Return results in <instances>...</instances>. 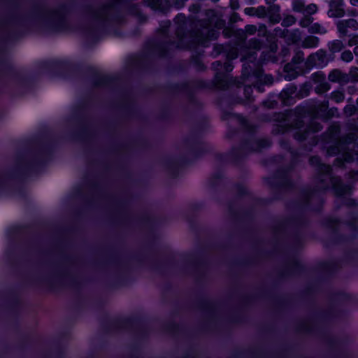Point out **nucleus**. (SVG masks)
Wrapping results in <instances>:
<instances>
[{
	"mask_svg": "<svg viewBox=\"0 0 358 358\" xmlns=\"http://www.w3.org/2000/svg\"><path fill=\"white\" fill-rule=\"evenodd\" d=\"M296 22V18L293 15H287L285 17L281 22V25L284 27H288Z\"/></svg>",
	"mask_w": 358,
	"mask_h": 358,
	"instance_id": "obj_22",
	"label": "nucleus"
},
{
	"mask_svg": "<svg viewBox=\"0 0 358 358\" xmlns=\"http://www.w3.org/2000/svg\"><path fill=\"white\" fill-rule=\"evenodd\" d=\"M349 39L348 41V45L350 47L354 46V45H358V34H349L348 36Z\"/></svg>",
	"mask_w": 358,
	"mask_h": 358,
	"instance_id": "obj_26",
	"label": "nucleus"
},
{
	"mask_svg": "<svg viewBox=\"0 0 358 358\" xmlns=\"http://www.w3.org/2000/svg\"><path fill=\"white\" fill-rule=\"evenodd\" d=\"M327 47L331 53L335 54L341 52L345 48V45L343 41L336 39L329 41L327 44Z\"/></svg>",
	"mask_w": 358,
	"mask_h": 358,
	"instance_id": "obj_15",
	"label": "nucleus"
},
{
	"mask_svg": "<svg viewBox=\"0 0 358 358\" xmlns=\"http://www.w3.org/2000/svg\"><path fill=\"white\" fill-rule=\"evenodd\" d=\"M327 15L332 18H340L345 15V3L343 0H331L329 2Z\"/></svg>",
	"mask_w": 358,
	"mask_h": 358,
	"instance_id": "obj_8",
	"label": "nucleus"
},
{
	"mask_svg": "<svg viewBox=\"0 0 358 358\" xmlns=\"http://www.w3.org/2000/svg\"><path fill=\"white\" fill-rule=\"evenodd\" d=\"M257 144L258 148L262 149V148H265L269 147L271 145V141L268 139L262 138V139H259L257 141Z\"/></svg>",
	"mask_w": 358,
	"mask_h": 358,
	"instance_id": "obj_28",
	"label": "nucleus"
},
{
	"mask_svg": "<svg viewBox=\"0 0 358 358\" xmlns=\"http://www.w3.org/2000/svg\"><path fill=\"white\" fill-rule=\"evenodd\" d=\"M247 215H248V217L249 216V213L248 212L247 213Z\"/></svg>",
	"mask_w": 358,
	"mask_h": 358,
	"instance_id": "obj_50",
	"label": "nucleus"
},
{
	"mask_svg": "<svg viewBox=\"0 0 358 358\" xmlns=\"http://www.w3.org/2000/svg\"><path fill=\"white\" fill-rule=\"evenodd\" d=\"M317 11V6L315 3H310V4L308 5L307 6H305L304 13L306 12V13H308L309 15V16L310 15L315 14Z\"/></svg>",
	"mask_w": 358,
	"mask_h": 358,
	"instance_id": "obj_27",
	"label": "nucleus"
},
{
	"mask_svg": "<svg viewBox=\"0 0 358 358\" xmlns=\"http://www.w3.org/2000/svg\"><path fill=\"white\" fill-rule=\"evenodd\" d=\"M319 42L318 37L308 36L302 41L301 46L303 48H314L318 46Z\"/></svg>",
	"mask_w": 358,
	"mask_h": 358,
	"instance_id": "obj_14",
	"label": "nucleus"
},
{
	"mask_svg": "<svg viewBox=\"0 0 358 358\" xmlns=\"http://www.w3.org/2000/svg\"><path fill=\"white\" fill-rule=\"evenodd\" d=\"M320 110H322V111H325L328 109L329 108V101L328 100H325L324 101H322L320 106Z\"/></svg>",
	"mask_w": 358,
	"mask_h": 358,
	"instance_id": "obj_33",
	"label": "nucleus"
},
{
	"mask_svg": "<svg viewBox=\"0 0 358 358\" xmlns=\"http://www.w3.org/2000/svg\"><path fill=\"white\" fill-rule=\"evenodd\" d=\"M259 35H260V33H262L263 36L266 35V27L264 24H262L259 26V29L258 30Z\"/></svg>",
	"mask_w": 358,
	"mask_h": 358,
	"instance_id": "obj_36",
	"label": "nucleus"
},
{
	"mask_svg": "<svg viewBox=\"0 0 358 358\" xmlns=\"http://www.w3.org/2000/svg\"><path fill=\"white\" fill-rule=\"evenodd\" d=\"M247 145H248V151L249 150V146H250V141L249 139L248 138V143H247Z\"/></svg>",
	"mask_w": 358,
	"mask_h": 358,
	"instance_id": "obj_45",
	"label": "nucleus"
},
{
	"mask_svg": "<svg viewBox=\"0 0 358 358\" xmlns=\"http://www.w3.org/2000/svg\"><path fill=\"white\" fill-rule=\"evenodd\" d=\"M274 31L277 36L286 38L289 44H296L301 39V33L298 29L289 31L287 29H282L278 27L274 29Z\"/></svg>",
	"mask_w": 358,
	"mask_h": 358,
	"instance_id": "obj_7",
	"label": "nucleus"
},
{
	"mask_svg": "<svg viewBox=\"0 0 358 358\" xmlns=\"http://www.w3.org/2000/svg\"><path fill=\"white\" fill-rule=\"evenodd\" d=\"M357 64H358V61H357Z\"/></svg>",
	"mask_w": 358,
	"mask_h": 358,
	"instance_id": "obj_52",
	"label": "nucleus"
},
{
	"mask_svg": "<svg viewBox=\"0 0 358 358\" xmlns=\"http://www.w3.org/2000/svg\"><path fill=\"white\" fill-rule=\"evenodd\" d=\"M353 52L356 56H358V45L354 48Z\"/></svg>",
	"mask_w": 358,
	"mask_h": 358,
	"instance_id": "obj_42",
	"label": "nucleus"
},
{
	"mask_svg": "<svg viewBox=\"0 0 358 358\" xmlns=\"http://www.w3.org/2000/svg\"><path fill=\"white\" fill-rule=\"evenodd\" d=\"M336 24L339 37L342 38L348 36L349 29L352 31L358 30V21L354 18L338 20Z\"/></svg>",
	"mask_w": 358,
	"mask_h": 358,
	"instance_id": "obj_6",
	"label": "nucleus"
},
{
	"mask_svg": "<svg viewBox=\"0 0 358 358\" xmlns=\"http://www.w3.org/2000/svg\"><path fill=\"white\" fill-rule=\"evenodd\" d=\"M350 15L351 16H357L358 15V13H357L356 10H352L350 13H349Z\"/></svg>",
	"mask_w": 358,
	"mask_h": 358,
	"instance_id": "obj_43",
	"label": "nucleus"
},
{
	"mask_svg": "<svg viewBox=\"0 0 358 358\" xmlns=\"http://www.w3.org/2000/svg\"><path fill=\"white\" fill-rule=\"evenodd\" d=\"M250 3H255V0H250Z\"/></svg>",
	"mask_w": 358,
	"mask_h": 358,
	"instance_id": "obj_46",
	"label": "nucleus"
},
{
	"mask_svg": "<svg viewBox=\"0 0 358 358\" xmlns=\"http://www.w3.org/2000/svg\"><path fill=\"white\" fill-rule=\"evenodd\" d=\"M262 80L264 84L271 85L273 83V78L271 75H264L262 76Z\"/></svg>",
	"mask_w": 358,
	"mask_h": 358,
	"instance_id": "obj_31",
	"label": "nucleus"
},
{
	"mask_svg": "<svg viewBox=\"0 0 358 358\" xmlns=\"http://www.w3.org/2000/svg\"><path fill=\"white\" fill-rule=\"evenodd\" d=\"M304 61V53L301 50H297L294 57L292 59L291 64H293L294 65L299 64L302 63Z\"/></svg>",
	"mask_w": 358,
	"mask_h": 358,
	"instance_id": "obj_20",
	"label": "nucleus"
},
{
	"mask_svg": "<svg viewBox=\"0 0 358 358\" xmlns=\"http://www.w3.org/2000/svg\"><path fill=\"white\" fill-rule=\"evenodd\" d=\"M293 170L292 168L278 170L272 177L266 178L267 184L273 189L289 191L292 190L295 185L292 180Z\"/></svg>",
	"mask_w": 358,
	"mask_h": 358,
	"instance_id": "obj_4",
	"label": "nucleus"
},
{
	"mask_svg": "<svg viewBox=\"0 0 358 358\" xmlns=\"http://www.w3.org/2000/svg\"><path fill=\"white\" fill-rule=\"evenodd\" d=\"M262 41L257 38H251L248 41V49L259 50L262 48Z\"/></svg>",
	"mask_w": 358,
	"mask_h": 358,
	"instance_id": "obj_21",
	"label": "nucleus"
},
{
	"mask_svg": "<svg viewBox=\"0 0 358 358\" xmlns=\"http://www.w3.org/2000/svg\"><path fill=\"white\" fill-rule=\"evenodd\" d=\"M351 5L358 6V0H350Z\"/></svg>",
	"mask_w": 358,
	"mask_h": 358,
	"instance_id": "obj_39",
	"label": "nucleus"
},
{
	"mask_svg": "<svg viewBox=\"0 0 358 358\" xmlns=\"http://www.w3.org/2000/svg\"><path fill=\"white\" fill-rule=\"evenodd\" d=\"M326 224L329 227L335 229L338 225V220L337 219L328 218L326 220Z\"/></svg>",
	"mask_w": 358,
	"mask_h": 358,
	"instance_id": "obj_29",
	"label": "nucleus"
},
{
	"mask_svg": "<svg viewBox=\"0 0 358 358\" xmlns=\"http://www.w3.org/2000/svg\"><path fill=\"white\" fill-rule=\"evenodd\" d=\"M247 300H248V301H249V297H248V298H247Z\"/></svg>",
	"mask_w": 358,
	"mask_h": 358,
	"instance_id": "obj_48",
	"label": "nucleus"
},
{
	"mask_svg": "<svg viewBox=\"0 0 358 358\" xmlns=\"http://www.w3.org/2000/svg\"><path fill=\"white\" fill-rule=\"evenodd\" d=\"M357 104L358 105V99H357Z\"/></svg>",
	"mask_w": 358,
	"mask_h": 358,
	"instance_id": "obj_49",
	"label": "nucleus"
},
{
	"mask_svg": "<svg viewBox=\"0 0 358 358\" xmlns=\"http://www.w3.org/2000/svg\"><path fill=\"white\" fill-rule=\"evenodd\" d=\"M313 17H312L311 16H305L303 17V18H301L299 21V25L301 27H308L312 24V22H313Z\"/></svg>",
	"mask_w": 358,
	"mask_h": 358,
	"instance_id": "obj_23",
	"label": "nucleus"
},
{
	"mask_svg": "<svg viewBox=\"0 0 358 358\" xmlns=\"http://www.w3.org/2000/svg\"><path fill=\"white\" fill-rule=\"evenodd\" d=\"M280 145L282 148H283L285 150H287L291 153L293 152L292 149H291V147L289 146V143L287 141H286L285 140H280Z\"/></svg>",
	"mask_w": 358,
	"mask_h": 358,
	"instance_id": "obj_32",
	"label": "nucleus"
},
{
	"mask_svg": "<svg viewBox=\"0 0 358 358\" xmlns=\"http://www.w3.org/2000/svg\"><path fill=\"white\" fill-rule=\"evenodd\" d=\"M249 77H250V75H249V73H248V76H247L248 80L249 79Z\"/></svg>",
	"mask_w": 358,
	"mask_h": 358,
	"instance_id": "obj_47",
	"label": "nucleus"
},
{
	"mask_svg": "<svg viewBox=\"0 0 358 358\" xmlns=\"http://www.w3.org/2000/svg\"><path fill=\"white\" fill-rule=\"evenodd\" d=\"M273 120L278 122L273 129V134H284L291 129H296L299 130L295 132L294 137L298 141H304L310 132L316 133L322 129L320 123L313 121L303 131L301 130L304 126L302 117L296 115L295 113L292 110L275 113Z\"/></svg>",
	"mask_w": 358,
	"mask_h": 358,
	"instance_id": "obj_2",
	"label": "nucleus"
},
{
	"mask_svg": "<svg viewBox=\"0 0 358 358\" xmlns=\"http://www.w3.org/2000/svg\"><path fill=\"white\" fill-rule=\"evenodd\" d=\"M267 10V15L269 17V20L273 24L278 23L281 20L280 16V8L277 4H273L268 6Z\"/></svg>",
	"mask_w": 358,
	"mask_h": 358,
	"instance_id": "obj_11",
	"label": "nucleus"
},
{
	"mask_svg": "<svg viewBox=\"0 0 358 358\" xmlns=\"http://www.w3.org/2000/svg\"><path fill=\"white\" fill-rule=\"evenodd\" d=\"M328 79L332 83H338L345 84L350 82V76L348 74L342 72L340 69H333L328 75Z\"/></svg>",
	"mask_w": 358,
	"mask_h": 358,
	"instance_id": "obj_10",
	"label": "nucleus"
},
{
	"mask_svg": "<svg viewBox=\"0 0 358 358\" xmlns=\"http://www.w3.org/2000/svg\"><path fill=\"white\" fill-rule=\"evenodd\" d=\"M248 15L257 16L259 18L265 17L267 15L266 8L264 6L257 8H248Z\"/></svg>",
	"mask_w": 358,
	"mask_h": 358,
	"instance_id": "obj_13",
	"label": "nucleus"
},
{
	"mask_svg": "<svg viewBox=\"0 0 358 358\" xmlns=\"http://www.w3.org/2000/svg\"><path fill=\"white\" fill-rule=\"evenodd\" d=\"M354 57L353 54L350 50H345L341 53V59L345 62H350L352 61Z\"/></svg>",
	"mask_w": 358,
	"mask_h": 358,
	"instance_id": "obj_25",
	"label": "nucleus"
},
{
	"mask_svg": "<svg viewBox=\"0 0 358 358\" xmlns=\"http://www.w3.org/2000/svg\"><path fill=\"white\" fill-rule=\"evenodd\" d=\"M327 64L326 51L322 49L310 55L306 61V66L308 69H312L314 66L322 68L327 66Z\"/></svg>",
	"mask_w": 358,
	"mask_h": 358,
	"instance_id": "obj_5",
	"label": "nucleus"
},
{
	"mask_svg": "<svg viewBox=\"0 0 358 358\" xmlns=\"http://www.w3.org/2000/svg\"><path fill=\"white\" fill-rule=\"evenodd\" d=\"M352 125L356 130H358V116L357 119L353 120Z\"/></svg>",
	"mask_w": 358,
	"mask_h": 358,
	"instance_id": "obj_37",
	"label": "nucleus"
},
{
	"mask_svg": "<svg viewBox=\"0 0 358 358\" xmlns=\"http://www.w3.org/2000/svg\"><path fill=\"white\" fill-rule=\"evenodd\" d=\"M310 164L316 168L317 171V188L305 192L304 203L306 206H312L314 203L318 204V207L313 208L315 210H319L322 204V194L331 187L336 196L347 194L350 191V186L343 183L338 177H334L331 174V167L329 165L322 164L317 156L311 157Z\"/></svg>",
	"mask_w": 358,
	"mask_h": 358,
	"instance_id": "obj_1",
	"label": "nucleus"
},
{
	"mask_svg": "<svg viewBox=\"0 0 358 358\" xmlns=\"http://www.w3.org/2000/svg\"><path fill=\"white\" fill-rule=\"evenodd\" d=\"M299 76L297 68L291 63H287L284 66V78L287 81L296 79Z\"/></svg>",
	"mask_w": 358,
	"mask_h": 358,
	"instance_id": "obj_12",
	"label": "nucleus"
},
{
	"mask_svg": "<svg viewBox=\"0 0 358 358\" xmlns=\"http://www.w3.org/2000/svg\"><path fill=\"white\" fill-rule=\"evenodd\" d=\"M357 141V135L350 133L328 148L327 152L329 156L342 154V157H337L335 159L334 166L341 168L345 162L350 163L355 159H358V142Z\"/></svg>",
	"mask_w": 358,
	"mask_h": 358,
	"instance_id": "obj_3",
	"label": "nucleus"
},
{
	"mask_svg": "<svg viewBox=\"0 0 358 358\" xmlns=\"http://www.w3.org/2000/svg\"><path fill=\"white\" fill-rule=\"evenodd\" d=\"M346 205L350 206H356L357 203H356V201L355 200H349L346 203Z\"/></svg>",
	"mask_w": 358,
	"mask_h": 358,
	"instance_id": "obj_38",
	"label": "nucleus"
},
{
	"mask_svg": "<svg viewBox=\"0 0 358 358\" xmlns=\"http://www.w3.org/2000/svg\"><path fill=\"white\" fill-rule=\"evenodd\" d=\"M329 97L335 103H340L344 101L345 94L342 90H335L330 94Z\"/></svg>",
	"mask_w": 358,
	"mask_h": 358,
	"instance_id": "obj_18",
	"label": "nucleus"
},
{
	"mask_svg": "<svg viewBox=\"0 0 358 358\" xmlns=\"http://www.w3.org/2000/svg\"><path fill=\"white\" fill-rule=\"evenodd\" d=\"M310 34H325L327 32V29L320 23H313L308 28Z\"/></svg>",
	"mask_w": 358,
	"mask_h": 358,
	"instance_id": "obj_17",
	"label": "nucleus"
},
{
	"mask_svg": "<svg viewBox=\"0 0 358 358\" xmlns=\"http://www.w3.org/2000/svg\"><path fill=\"white\" fill-rule=\"evenodd\" d=\"M349 178L354 180H358V171H352L349 173Z\"/></svg>",
	"mask_w": 358,
	"mask_h": 358,
	"instance_id": "obj_35",
	"label": "nucleus"
},
{
	"mask_svg": "<svg viewBox=\"0 0 358 358\" xmlns=\"http://www.w3.org/2000/svg\"><path fill=\"white\" fill-rule=\"evenodd\" d=\"M247 231H248V232L249 231V229H247Z\"/></svg>",
	"mask_w": 358,
	"mask_h": 358,
	"instance_id": "obj_51",
	"label": "nucleus"
},
{
	"mask_svg": "<svg viewBox=\"0 0 358 358\" xmlns=\"http://www.w3.org/2000/svg\"><path fill=\"white\" fill-rule=\"evenodd\" d=\"M333 110L337 111V110H338V109H337L336 108H331V109L329 110V113L330 112H333Z\"/></svg>",
	"mask_w": 358,
	"mask_h": 358,
	"instance_id": "obj_44",
	"label": "nucleus"
},
{
	"mask_svg": "<svg viewBox=\"0 0 358 358\" xmlns=\"http://www.w3.org/2000/svg\"><path fill=\"white\" fill-rule=\"evenodd\" d=\"M356 111L357 108L355 105L352 104L346 105L343 108L344 114L348 117L353 115Z\"/></svg>",
	"mask_w": 358,
	"mask_h": 358,
	"instance_id": "obj_24",
	"label": "nucleus"
},
{
	"mask_svg": "<svg viewBox=\"0 0 358 358\" xmlns=\"http://www.w3.org/2000/svg\"><path fill=\"white\" fill-rule=\"evenodd\" d=\"M276 0H265V2L267 5L270 6V5H273V4H275L274 2Z\"/></svg>",
	"mask_w": 358,
	"mask_h": 358,
	"instance_id": "obj_40",
	"label": "nucleus"
},
{
	"mask_svg": "<svg viewBox=\"0 0 358 358\" xmlns=\"http://www.w3.org/2000/svg\"><path fill=\"white\" fill-rule=\"evenodd\" d=\"M257 90H258L259 92H264V87L262 85H259L257 87Z\"/></svg>",
	"mask_w": 358,
	"mask_h": 358,
	"instance_id": "obj_41",
	"label": "nucleus"
},
{
	"mask_svg": "<svg viewBox=\"0 0 358 358\" xmlns=\"http://www.w3.org/2000/svg\"><path fill=\"white\" fill-rule=\"evenodd\" d=\"M292 9L294 12L304 13L305 1L304 0H293L292 3Z\"/></svg>",
	"mask_w": 358,
	"mask_h": 358,
	"instance_id": "obj_19",
	"label": "nucleus"
},
{
	"mask_svg": "<svg viewBox=\"0 0 358 358\" xmlns=\"http://www.w3.org/2000/svg\"><path fill=\"white\" fill-rule=\"evenodd\" d=\"M257 30V27L255 25L248 24V35L254 34Z\"/></svg>",
	"mask_w": 358,
	"mask_h": 358,
	"instance_id": "obj_34",
	"label": "nucleus"
},
{
	"mask_svg": "<svg viewBox=\"0 0 358 358\" xmlns=\"http://www.w3.org/2000/svg\"><path fill=\"white\" fill-rule=\"evenodd\" d=\"M296 87L294 85H289L286 88L283 89L280 94L281 99L285 102L289 98L292 97V96L296 92Z\"/></svg>",
	"mask_w": 358,
	"mask_h": 358,
	"instance_id": "obj_16",
	"label": "nucleus"
},
{
	"mask_svg": "<svg viewBox=\"0 0 358 358\" xmlns=\"http://www.w3.org/2000/svg\"><path fill=\"white\" fill-rule=\"evenodd\" d=\"M350 81L358 82V68H355L354 70L350 71Z\"/></svg>",
	"mask_w": 358,
	"mask_h": 358,
	"instance_id": "obj_30",
	"label": "nucleus"
},
{
	"mask_svg": "<svg viewBox=\"0 0 358 358\" xmlns=\"http://www.w3.org/2000/svg\"><path fill=\"white\" fill-rule=\"evenodd\" d=\"M313 80L317 83L315 87V92L318 94H324L328 92L330 88V84L325 80V75L322 72H317L313 74Z\"/></svg>",
	"mask_w": 358,
	"mask_h": 358,
	"instance_id": "obj_9",
	"label": "nucleus"
}]
</instances>
